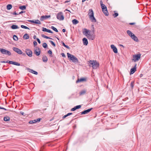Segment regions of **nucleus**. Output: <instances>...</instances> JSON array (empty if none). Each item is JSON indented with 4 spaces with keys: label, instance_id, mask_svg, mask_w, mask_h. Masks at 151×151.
<instances>
[{
    "label": "nucleus",
    "instance_id": "nucleus-24",
    "mask_svg": "<svg viewBox=\"0 0 151 151\" xmlns=\"http://www.w3.org/2000/svg\"><path fill=\"white\" fill-rule=\"evenodd\" d=\"M127 34L130 36V37H132L133 35L134 34L130 30H128L127 31Z\"/></svg>",
    "mask_w": 151,
    "mask_h": 151
},
{
    "label": "nucleus",
    "instance_id": "nucleus-7",
    "mask_svg": "<svg viewBox=\"0 0 151 151\" xmlns=\"http://www.w3.org/2000/svg\"><path fill=\"white\" fill-rule=\"evenodd\" d=\"M57 18L60 20H63L64 19V17L63 14L61 12L58 13L57 15Z\"/></svg>",
    "mask_w": 151,
    "mask_h": 151
},
{
    "label": "nucleus",
    "instance_id": "nucleus-48",
    "mask_svg": "<svg viewBox=\"0 0 151 151\" xmlns=\"http://www.w3.org/2000/svg\"><path fill=\"white\" fill-rule=\"evenodd\" d=\"M8 63H9V64H13L14 61L9 60H8Z\"/></svg>",
    "mask_w": 151,
    "mask_h": 151
},
{
    "label": "nucleus",
    "instance_id": "nucleus-64",
    "mask_svg": "<svg viewBox=\"0 0 151 151\" xmlns=\"http://www.w3.org/2000/svg\"><path fill=\"white\" fill-rule=\"evenodd\" d=\"M41 119V118H38V122L40 121Z\"/></svg>",
    "mask_w": 151,
    "mask_h": 151
},
{
    "label": "nucleus",
    "instance_id": "nucleus-51",
    "mask_svg": "<svg viewBox=\"0 0 151 151\" xmlns=\"http://www.w3.org/2000/svg\"><path fill=\"white\" fill-rule=\"evenodd\" d=\"M25 11H22L21 12H20L19 13V14H21L22 13H25Z\"/></svg>",
    "mask_w": 151,
    "mask_h": 151
},
{
    "label": "nucleus",
    "instance_id": "nucleus-31",
    "mask_svg": "<svg viewBox=\"0 0 151 151\" xmlns=\"http://www.w3.org/2000/svg\"><path fill=\"white\" fill-rule=\"evenodd\" d=\"M12 8V5L11 4H8L6 6V8L8 10Z\"/></svg>",
    "mask_w": 151,
    "mask_h": 151
},
{
    "label": "nucleus",
    "instance_id": "nucleus-29",
    "mask_svg": "<svg viewBox=\"0 0 151 151\" xmlns=\"http://www.w3.org/2000/svg\"><path fill=\"white\" fill-rule=\"evenodd\" d=\"M4 120L5 121H9L10 120V118L9 116H6L4 117Z\"/></svg>",
    "mask_w": 151,
    "mask_h": 151
},
{
    "label": "nucleus",
    "instance_id": "nucleus-34",
    "mask_svg": "<svg viewBox=\"0 0 151 151\" xmlns=\"http://www.w3.org/2000/svg\"><path fill=\"white\" fill-rule=\"evenodd\" d=\"M13 39L15 41H17L18 40V38L16 35H14L13 36Z\"/></svg>",
    "mask_w": 151,
    "mask_h": 151
},
{
    "label": "nucleus",
    "instance_id": "nucleus-16",
    "mask_svg": "<svg viewBox=\"0 0 151 151\" xmlns=\"http://www.w3.org/2000/svg\"><path fill=\"white\" fill-rule=\"evenodd\" d=\"M27 70L29 72L31 73L37 75L38 74V73L35 70H33L31 69L30 68H27Z\"/></svg>",
    "mask_w": 151,
    "mask_h": 151
},
{
    "label": "nucleus",
    "instance_id": "nucleus-20",
    "mask_svg": "<svg viewBox=\"0 0 151 151\" xmlns=\"http://www.w3.org/2000/svg\"><path fill=\"white\" fill-rule=\"evenodd\" d=\"M131 38L135 41H137L138 40L137 37L134 34L133 35Z\"/></svg>",
    "mask_w": 151,
    "mask_h": 151
},
{
    "label": "nucleus",
    "instance_id": "nucleus-61",
    "mask_svg": "<svg viewBox=\"0 0 151 151\" xmlns=\"http://www.w3.org/2000/svg\"><path fill=\"white\" fill-rule=\"evenodd\" d=\"M143 75V74H141L140 75V78H141L142 77Z\"/></svg>",
    "mask_w": 151,
    "mask_h": 151
},
{
    "label": "nucleus",
    "instance_id": "nucleus-40",
    "mask_svg": "<svg viewBox=\"0 0 151 151\" xmlns=\"http://www.w3.org/2000/svg\"><path fill=\"white\" fill-rule=\"evenodd\" d=\"M134 82L133 81L131 83L130 86L132 87V89L134 87Z\"/></svg>",
    "mask_w": 151,
    "mask_h": 151
},
{
    "label": "nucleus",
    "instance_id": "nucleus-12",
    "mask_svg": "<svg viewBox=\"0 0 151 151\" xmlns=\"http://www.w3.org/2000/svg\"><path fill=\"white\" fill-rule=\"evenodd\" d=\"M93 109V108H91L88 109L84 110L81 112V114H86L88 113L89 112H90L92 109Z\"/></svg>",
    "mask_w": 151,
    "mask_h": 151
},
{
    "label": "nucleus",
    "instance_id": "nucleus-54",
    "mask_svg": "<svg viewBox=\"0 0 151 151\" xmlns=\"http://www.w3.org/2000/svg\"><path fill=\"white\" fill-rule=\"evenodd\" d=\"M100 4L101 6L103 4H103V2L101 0L100 1Z\"/></svg>",
    "mask_w": 151,
    "mask_h": 151
},
{
    "label": "nucleus",
    "instance_id": "nucleus-27",
    "mask_svg": "<svg viewBox=\"0 0 151 151\" xmlns=\"http://www.w3.org/2000/svg\"><path fill=\"white\" fill-rule=\"evenodd\" d=\"M11 28L13 29H16L19 28V27L16 25H12L11 27Z\"/></svg>",
    "mask_w": 151,
    "mask_h": 151
},
{
    "label": "nucleus",
    "instance_id": "nucleus-41",
    "mask_svg": "<svg viewBox=\"0 0 151 151\" xmlns=\"http://www.w3.org/2000/svg\"><path fill=\"white\" fill-rule=\"evenodd\" d=\"M42 46L44 48H45L47 47V45L46 43H44L42 44Z\"/></svg>",
    "mask_w": 151,
    "mask_h": 151
},
{
    "label": "nucleus",
    "instance_id": "nucleus-59",
    "mask_svg": "<svg viewBox=\"0 0 151 151\" xmlns=\"http://www.w3.org/2000/svg\"><path fill=\"white\" fill-rule=\"evenodd\" d=\"M65 29H62V31L63 32H65Z\"/></svg>",
    "mask_w": 151,
    "mask_h": 151
},
{
    "label": "nucleus",
    "instance_id": "nucleus-1",
    "mask_svg": "<svg viewBox=\"0 0 151 151\" xmlns=\"http://www.w3.org/2000/svg\"><path fill=\"white\" fill-rule=\"evenodd\" d=\"M88 62L89 66L92 67L93 69H96L99 66V64L96 60H90Z\"/></svg>",
    "mask_w": 151,
    "mask_h": 151
},
{
    "label": "nucleus",
    "instance_id": "nucleus-33",
    "mask_svg": "<svg viewBox=\"0 0 151 151\" xmlns=\"http://www.w3.org/2000/svg\"><path fill=\"white\" fill-rule=\"evenodd\" d=\"M62 44L66 48H67L68 49H69V47L68 46L66 45L63 42H62Z\"/></svg>",
    "mask_w": 151,
    "mask_h": 151
},
{
    "label": "nucleus",
    "instance_id": "nucleus-46",
    "mask_svg": "<svg viewBox=\"0 0 151 151\" xmlns=\"http://www.w3.org/2000/svg\"><path fill=\"white\" fill-rule=\"evenodd\" d=\"M47 32L49 33H53V32L51 30H50L49 29H47Z\"/></svg>",
    "mask_w": 151,
    "mask_h": 151
},
{
    "label": "nucleus",
    "instance_id": "nucleus-4",
    "mask_svg": "<svg viewBox=\"0 0 151 151\" xmlns=\"http://www.w3.org/2000/svg\"><path fill=\"white\" fill-rule=\"evenodd\" d=\"M0 52L3 54L7 55L9 56L11 55V53L10 52L4 49L0 48Z\"/></svg>",
    "mask_w": 151,
    "mask_h": 151
},
{
    "label": "nucleus",
    "instance_id": "nucleus-60",
    "mask_svg": "<svg viewBox=\"0 0 151 151\" xmlns=\"http://www.w3.org/2000/svg\"><path fill=\"white\" fill-rule=\"evenodd\" d=\"M68 11V12H71L70 11V10H68V9H66L65 10V11Z\"/></svg>",
    "mask_w": 151,
    "mask_h": 151
},
{
    "label": "nucleus",
    "instance_id": "nucleus-8",
    "mask_svg": "<svg viewBox=\"0 0 151 151\" xmlns=\"http://www.w3.org/2000/svg\"><path fill=\"white\" fill-rule=\"evenodd\" d=\"M13 50L14 51L19 54H22L23 55H25L24 53H23L22 52L21 50L17 48L16 47H13Z\"/></svg>",
    "mask_w": 151,
    "mask_h": 151
},
{
    "label": "nucleus",
    "instance_id": "nucleus-55",
    "mask_svg": "<svg viewBox=\"0 0 151 151\" xmlns=\"http://www.w3.org/2000/svg\"><path fill=\"white\" fill-rule=\"evenodd\" d=\"M13 15H18V14H17L16 12H14L13 13Z\"/></svg>",
    "mask_w": 151,
    "mask_h": 151
},
{
    "label": "nucleus",
    "instance_id": "nucleus-17",
    "mask_svg": "<svg viewBox=\"0 0 151 151\" xmlns=\"http://www.w3.org/2000/svg\"><path fill=\"white\" fill-rule=\"evenodd\" d=\"M102 10L103 13L106 16H107L109 15V13L108 12L107 8L102 9Z\"/></svg>",
    "mask_w": 151,
    "mask_h": 151
},
{
    "label": "nucleus",
    "instance_id": "nucleus-11",
    "mask_svg": "<svg viewBox=\"0 0 151 151\" xmlns=\"http://www.w3.org/2000/svg\"><path fill=\"white\" fill-rule=\"evenodd\" d=\"M50 17L51 16L50 15L42 16L40 17V20L41 21H43L44 20L47 19L48 18H50Z\"/></svg>",
    "mask_w": 151,
    "mask_h": 151
},
{
    "label": "nucleus",
    "instance_id": "nucleus-9",
    "mask_svg": "<svg viewBox=\"0 0 151 151\" xmlns=\"http://www.w3.org/2000/svg\"><path fill=\"white\" fill-rule=\"evenodd\" d=\"M33 45L35 47V48L34 49V53L37 56H38L37 48V47H36L37 45V42L36 41H34L33 42Z\"/></svg>",
    "mask_w": 151,
    "mask_h": 151
},
{
    "label": "nucleus",
    "instance_id": "nucleus-6",
    "mask_svg": "<svg viewBox=\"0 0 151 151\" xmlns=\"http://www.w3.org/2000/svg\"><path fill=\"white\" fill-rule=\"evenodd\" d=\"M141 55L140 54H138L137 55H133V59L132 60L135 62L138 60L140 58Z\"/></svg>",
    "mask_w": 151,
    "mask_h": 151
},
{
    "label": "nucleus",
    "instance_id": "nucleus-53",
    "mask_svg": "<svg viewBox=\"0 0 151 151\" xmlns=\"http://www.w3.org/2000/svg\"><path fill=\"white\" fill-rule=\"evenodd\" d=\"M45 38L47 39H52L51 38L48 37H47L46 36H45Z\"/></svg>",
    "mask_w": 151,
    "mask_h": 151
},
{
    "label": "nucleus",
    "instance_id": "nucleus-14",
    "mask_svg": "<svg viewBox=\"0 0 151 151\" xmlns=\"http://www.w3.org/2000/svg\"><path fill=\"white\" fill-rule=\"evenodd\" d=\"M111 48L113 49V51L115 53H116L118 52L117 49L114 45H111Z\"/></svg>",
    "mask_w": 151,
    "mask_h": 151
},
{
    "label": "nucleus",
    "instance_id": "nucleus-32",
    "mask_svg": "<svg viewBox=\"0 0 151 151\" xmlns=\"http://www.w3.org/2000/svg\"><path fill=\"white\" fill-rule=\"evenodd\" d=\"M72 114V113H68L67 114L64 115V116H63V118L64 119V118H65V117H66L70 115H71Z\"/></svg>",
    "mask_w": 151,
    "mask_h": 151
},
{
    "label": "nucleus",
    "instance_id": "nucleus-38",
    "mask_svg": "<svg viewBox=\"0 0 151 151\" xmlns=\"http://www.w3.org/2000/svg\"><path fill=\"white\" fill-rule=\"evenodd\" d=\"M101 6L102 9H106V8H107L106 6L104 4H103Z\"/></svg>",
    "mask_w": 151,
    "mask_h": 151
},
{
    "label": "nucleus",
    "instance_id": "nucleus-57",
    "mask_svg": "<svg viewBox=\"0 0 151 151\" xmlns=\"http://www.w3.org/2000/svg\"><path fill=\"white\" fill-rule=\"evenodd\" d=\"M40 53V51L39 49L38 48V55H39Z\"/></svg>",
    "mask_w": 151,
    "mask_h": 151
},
{
    "label": "nucleus",
    "instance_id": "nucleus-18",
    "mask_svg": "<svg viewBox=\"0 0 151 151\" xmlns=\"http://www.w3.org/2000/svg\"><path fill=\"white\" fill-rule=\"evenodd\" d=\"M86 81V78H82L80 79L78 78V79L76 81V83H77L79 82H81L83 81Z\"/></svg>",
    "mask_w": 151,
    "mask_h": 151
},
{
    "label": "nucleus",
    "instance_id": "nucleus-30",
    "mask_svg": "<svg viewBox=\"0 0 151 151\" xmlns=\"http://www.w3.org/2000/svg\"><path fill=\"white\" fill-rule=\"evenodd\" d=\"M19 8L22 10H23L26 9V7L25 6H20L19 7Z\"/></svg>",
    "mask_w": 151,
    "mask_h": 151
},
{
    "label": "nucleus",
    "instance_id": "nucleus-56",
    "mask_svg": "<svg viewBox=\"0 0 151 151\" xmlns=\"http://www.w3.org/2000/svg\"><path fill=\"white\" fill-rule=\"evenodd\" d=\"M135 24V23H134V22H133V23H129V24L130 25H134Z\"/></svg>",
    "mask_w": 151,
    "mask_h": 151
},
{
    "label": "nucleus",
    "instance_id": "nucleus-36",
    "mask_svg": "<svg viewBox=\"0 0 151 151\" xmlns=\"http://www.w3.org/2000/svg\"><path fill=\"white\" fill-rule=\"evenodd\" d=\"M13 65H14L17 66L20 65V64L19 63L16 62H14Z\"/></svg>",
    "mask_w": 151,
    "mask_h": 151
},
{
    "label": "nucleus",
    "instance_id": "nucleus-21",
    "mask_svg": "<svg viewBox=\"0 0 151 151\" xmlns=\"http://www.w3.org/2000/svg\"><path fill=\"white\" fill-rule=\"evenodd\" d=\"M86 90H82L80 92L79 95L80 96L83 95L86 93Z\"/></svg>",
    "mask_w": 151,
    "mask_h": 151
},
{
    "label": "nucleus",
    "instance_id": "nucleus-62",
    "mask_svg": "<svg viewBox=\"0 0 151 151\" xmlns=\"http://www.w3.org/2000/svg\"><path fill=\"white\" fill-rule=\"evenodd\" d=\"M41 24L40 22L38 20V24Z\"/></svg>",
    "mask_w": 151,
    "mask_h": 151
},
{
    "label": "nucleus",
    "instance_id": "nucleus-23",
    "mask_svg": "<svg viewBox=\"0 0 151 151\" xmlns=\"http://www.w3.org/2000/svg\"><path fill=\"white\" fill-rule=\"evenodd\" d=\"M38 121V119H36L31 120L29 122V123L30 124H32L37 122Z\"/></svg>",
    "mask_w": 151,
    "mask_h": 151
},
{
    "label": "nucleus",
    "instance_id": "nucleus-13",
    "mask_svg": "<svg viewBox=\"0 0 151 151\" xmlns=\"http://www.w3.org/2000/svg\"><path fill=\"white\" fill-rule=\"evenodd\" d=\"M136 64H135L134 68L131 69L130 73V75L134 73L136 71Z\"/></svg>",
    "mask_w": 151,
    "mask_h": 151
},
{
    "label": "nucleus",
    "instance_id": "nucleus-49",
    "mask_svg": "<svg viewBox=\"0 0 151 151\" xmlns=\"http://www.w3.org/2000/svg\"><path fill=\"white\" fill-rule=\"evenodd\" d=\"M61 55H62V57H63V58H65V57H66L65 54L63 53H61Z\"/></svg>",
    "mask_w": 151,
    "mask_h": 151
},
{
    "label": "nucleus",
    "instance_id": "nucleus-2",
    "mask_svg": "<svg viewBox=\"0 0 151 151\" xmlns=\"http://www.w3.org/2000/svg\"><path fill=\"white\" fill-rule=\"evenodd\" d=\"M88 15L89 18L92 22H96V20L94 17V12L92 9H90L89 10Z\"/></svg>",
    "mask_w": 151,
    "mask_h": 151
},
{
    "label": "nucleus",
    "instance_id": "nucleus-58",
    "mask_svg": "<svg viewBox=\"0 0 151 151\" xmlns=\"http://www.w3.org/2000/svg\"><path fill=\"white\" fill-rule=\"evenodd\" d=\"M41 36H42V37H43L44 38H45V36H46V35H44V34H42V35Z\"/></svg>",
    "mask_w": 151,
    "mask_h": 151
},
{
    "label": "nucleus",
    "instance_id": "nucleus-43",
    "mask_svg": "<svg viewBox=\"0 0 151 151\" xmlns=\"http://www.w3.org/2000/svg\"><path fill=\"white\" fill-rule=\"evenodd\" d=\"M47 29H46V28H44V27H42V31L44 32H47Z\"/></svg>",
    "mask_w": 151,
    "mask_h": 151
},
{
    "label": "nucleus",
    "instance_id": "nucleus-5",
    "mask_svg": "<svg viewBox=\"0 0 151 151\" xmlns=\"http://www.w3.org/2000/svg\"><path fill=\"white\" fill-rule=\"evenodd\" d=\"M88 33V34L86 35L87 38L89 40H93L95 38V35L91 34V31Z\"/></svg>",
    "mask_w": 151,
    "mask_h": 151
},
{
    "label": "nucleus",
    "instance_id": "nucleus-37",
    "mask_svg": "<svg viewBox=\"0 0 151 151\" xmlns=\"http://www.w3.org/2000/svg\"><path fill=\"white\" fill-rule=\"evenodd\" d=\"M21 27L22 28L25 29H29V28L28 27L23 25H21Z\"/></svg>",
    "mask_w": 151,
    "mask_h": 151
},
{
    "label": "nucleus",
    "instance_id": "nucleus-63",
    "mask_svg": "<svg viewBox=\"0 0 151 151\" xmlns=\"http://www.w3.org/2000/svg\"><path fill=\"white\" fill-rule=\"evenodd\" d=\"M69 1H65V3H67L68 2H69Z\"/></svg>",
    "mask_w": 151,
    "mask_h": 151
},
{
    "label": "nucleus",
    "instance_id": "nucleus-15",
    "mask_svg": "<svg viewBox=\"0 0 151 151\" xmlns=\"http://www.w3.org/2000/svg\"><path fill=\"white\" fill-rule=\"evenodd\" d=\"M91 31L89 30H87L86 28H84L83 29L82 32L83 34L86 36V35L88 34L89 33L88 32H90Z\"/></svg>",
    "mask_w": 151,
    "mask_h": 151
},
{
    "label": "nucleus",
    "instance_id": "nucleus-45",
    "mask_svg": "<svg viewBox=\"0 0 151 151\" xmlns=\"http://www.w3.org/2000/svg\"><path fill=\"white\" fill-rule=\"evenodd\" d=\"M48 53L49 54H51V55H50V57L52 56V52L51 50H48Z\"/></svg>",
    "mask_w": 151,
    "mask_h": 151
},
{
    "label": "nucleus",
    "instance_id": "nucleus-3",
    "mask_svg": "<svg viewBox=\"0 0 151 151\" xmlns=\"http://www.w3.org/2000/svg\"><path fill=\"white\" fill-rule=\"evenodd\" d=\"M67 54L68 57L70 61H72L74 63H78V59L74 55H72L69 53H67Z\"/></svg>",
    "mask_w": 151,
    "mask_h": 151
},
{
    "label": "nucleus",
    "instance_id": "nucleus-22",
    "mask_svg": "<svg viewBox=\"0 0 151 151\" xmlns=\"http://www.w3.org/2000/svg\"><path fill=\"white\" fill-rule=\"evenodd\" d=\"M48 60L46 56H44L42 57V60L43 62H46Z\"/></svg>",
    "mask_w": 151,
    "mask_h": 151
},
{
    "label": "nucleus",
    "instance_id": "nucleus-10",
    "mask_svg": "<svg viewBox=\"0 0 151 151\" xmlns=\"http://www.w3.org/2000/svg\"><path fill=\"white\" fill-rule=\"evenodd\" d=\"M25 52L26 54L29 57L32 56V52L29 49H26L25 50Z\"/></svg>",
    "mask_w": 151,
    "mask_h": 151
},
{
    "label": "nucleus",
    "instance_id": "nucleus-35",
    "mask_svg": "<svg viewBox=\"0 0 151 151\" xmlns=\"http://www.w3.org/2000/svg\"><path fill=\"white\" fill-rule=\"evenodd\" d=\"M51 28L56 32H58V30L54 26H52L51 27Z\"/></svg>",
    "mask_w": 151,
    "mask_h": 151
},
{
    "label": "nucleus",
    "instance_id": "nucleus-19",
    "mask_svg": "<svg viewBox=\"0 0 151 151\" xmlns=\"http://www.w3.org/2000/svg\"><path fill=\"white\" fill-rule=\"evenodd\" d=\"M82 40H83V44L84 45H87L88 44V41L87 39L86 38H83V39Z\"/></svg>",
    "mask_w": 151,
    "mask_h": 151
},
{
    "label": "nucleus",
    "instance_id": "nucleus-47",
    "mask_svg": "<svg viewBox=\"0 0 151 151\" xmlns=\"http://www.w3.org/2000/svg\"><path fill=\"white\" fill-rule=\"evenodd\" d=\"M76 110V108H75V107H74L72 108L71 109V111H75V110Z\"/></svg>",
    "mask_w": 151,
    "mask_h": 151
},
{
    "label": "nucleus",
    "instance_id": "nucleus-39",
    "mask_svg": "<svg viewBox=\"0 0 151 151\" xmlns=\"http://www.w3.org/2000/svg\"><path fill=\"white\" fill-rule=\"evenodd\" d=\"M49 42L51 43V44L54 46L55 47V43L52 41L49 40Z\"/></svg>",
    "mask_w": 151,
    "mask_h": 151
},
{
    "label": "nucleus",
    "instance_id": "nucleus-26",
    "mask_svg": "<svg viewBox=\"0 0 151 151\" xmlns=\"http://www.w3.org/2000/svg\"><path fill=\"white\" fill-rule=\"evenodd\" d=\"M72 22L73 24H76L79 22L78 21L75 19L73 20Z\"/></svg>",
    "mask_w": 151,
    "mask_h": 151
},
{
    "label": "nucleus",
    "instance_id": "nucleus-25",
    "mask_svg": "<svg viewBox=\"0 0 151 151\" xmlns=\"http://www.w3.org/2000/svg\"><path fill=\"white\" fill-rule=\"evenodd\" d=\"M28 21L29 22H30L33 23H35L36 24H38V20H35V21L34 20H28Z\"/></svg>",
    "mask_w": 151,
    "mask_h": 151
},
{
    "label": "nucleus",
    "instance_id": "nucleus-28",
    "mask_svg": "<svg viewBox=\"0 0 151 151\" xmlns=\"http://www.w3.org/2000/svg\"><path fill=\"white\" fill-rule=\"evenodd\" d=\"M29 38V36L27 34H25L23 36V38L26 39H27Z\"/></svg>",
    "mask_w": 151,
    "mask_h": 151
},
{
    "label": "nucleus",
    "instance_id": "nucleus-50",
    "mask_svg": "<svg viewBox=\"0 0 151 151\" xmlns=\"http://www.w3.org/2000/svg\"><path fill=\"white\" fill-rule=\"evenodd\" d=\"M8 60L7 61H1V63H8Z\"/></svg>",
    "mask_w": 151,
    "mask_h": 151
},
{
    "label": "nucleus",
    "instance_id": "nucleus-44",
    "mask_svg": "<svg viewBox=\"0 0 151 151\" xmlns=\"http://www.w3.org/2000/svg\"><path fill=\"white\" fill-rule=\"evenodd\" d=\"M113 15L114 17H116L118 16V13H115L113 14Z\"/></svg>",
    "mask_w": 151,
    "mask_h": 151
},
{
    "label": "nucleus",
    "instance_id": "nucleus-52",
    "mask_svg": "<svg viewBox=\"0 0 151 151\" xmlns=\"http://www.w3.org/2000/svg\"><path fill=\"white\" fill-rule=\"evenodd\" d=\"M45 38L47 39H52L51 38L48 37H47L46 36H45Z\"/></svg>",
    "mask_w": 151,
    "mask_h": 151
},
{
    "label": "nucleus",
    "instance_id": "nucleus-42",
    "mask_svg": "<svg viewBox=\"0 0 151 151\" xmlns=\"http://www.w3.org/2000/svg\"><path fill=\"white\" fill-rule=\"evenodd\" d=\"M75 107L76 109H77L80 108L81 107V105H79Z\"/></svg>",
    "mask_w": 151,
    "mask_h": 151
}]
</instances>
